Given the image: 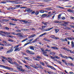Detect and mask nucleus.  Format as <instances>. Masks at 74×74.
I'll list each match as a JSON object with an SVG mask.
<instances>
[{"instance_id":"f257e3e1","label":"nucleus","mask_w":74,"mask_h":74,"mask_svg":"<svg viewBox=\"0 0 74 74\" xmlns=\"http://www.w3.org/2000/svg\"><path fill=\"white\" fill-rule=\"evenodd\" d=\"M8 59L9 60L8 61V62L9 63H11V64H14L16 65V68L17 69H18L20 71H22V72H24L25 71V69H23L22 68H22V66H20L19 67V64H18L17 63L14 62H13L12 61V58L9 57L8 58Z\"/></svg>"},{"instance_id":"f03ea898","label":"nucleus","mask_w":74,"mask_h":74,"mask_svg":"<svg viewBox=\"0 0 74 74\" xmlns=\"http://www.w3.org/2000/svg\"><path fill=\"white\" fill-rule=\"evenodd\" d=\"M32 67H33V68H34L35 69H38V68L39 69H43V68L42 67V66L40 64H39V66H38V67H37L36 66H35V65H34L32 66Z\"/></svg>"},{"instance_id":"7ed1b4c3","label":"nucleus","mask_w":74,"mask_h":74,"mask_svg":"<svg viewBox=\"0 0 74 74\" xmlns=\"http://www.w3.org/2000/svg\"><path fill=\"white\" fill-rule=\"evenodd\" d=\"M22 47H21L19 48H18V47H16L15 50H14V52H16V51H19L20 50H21V49H22Z\"/></svg>"},{"instance_id":"20e7f679","label":"nucleus","mask_w":74,"mask_h":74,"mask_svg":"<svg viewBox=\"0 0 74 74\" xmlns=\"http://www.w3.org/2000/svg\"><path fill=\"white\" fill-rule=\"evenodd\" d=\"M25 11H27L28 12H32L33 11V10L29 8L26 9H25Z\"/></svg>"},{"instance_id":"39448f33","label":"nucleus","mask_w":74,"mask_h":74,"mask_svg":"<svg viewBox=\"0 0 74 74\" xmlns=\"http://www.w3.org/2000/svg\"><path fill=\"white\" fill-rule=\"evenodd\" d=\"M36 36V35L35 34H32L28 37V38H33L34 37H35Z\"/></svg>"},{"instance_id":"423d86ee","label":"nucleus","mask_w":74,"mask_h":74,"mask_svg":"<svg viewBox=\"0 0 74 74\" xmlns=\"http://www.w3.org/2000/svg\"><path fill=\"white\" fill-rule=\"evenodd\" d=\"M47 66L48 67H49V68H50L51 69H53L54 70H56V69L55 68L53 67L52 66L48 65Z\"/></svg>"},{"instance_id":"0eeeda50","label":"nucleus","mask_w":74,"mask_h":74,"mask_svg":"<svg viewBox=\"0 0 74 74\" xmlns=\"http://www.w3.org/2000/svg\"><path fill=\"white\" fill-rule=\"evenodd\" d=\"M13 50H14V49H11L8 51L6 52V53H10L11 52H12L13 51Z\"/></svg>"},{"instance_id":"6e6552de","label":"nucleus","mask_w":74,"mask_h":74,"mask_svg":"<svg viewBox=\"0 0 74 74\" xmlns=\"http://www.w3.org/2000/svg\"><path fill=\"white\" fill-rule=\"evenodd\" d=\"M29 49H31V50H34V47L33 46H29Z\"/></svg>"},{"instance_id":"1a4fd4ad","label":"nucleus","mask_w":74,"mask_h":74,"mask_svg":"<svg viewBox=\"0 0 74 74\" xmlns=\"http://www.w3.org/2000/svg\"><path fill=\"white\" fill-rule=\"evenodd\" d=\"M47 14H42L41 16V17L42 18H44L45 17H46L47 18Z\"/></svg>"},{"instance_id":"9d476101","label":"nucleus","mask_w":74,"mask_h":74,"mask_svg":"<svg viewBox=\"0 0 74 74\" xmlns=\"http://www.w3.org/2000/svg\"><path fill=\"white\" fill-rule=\"evenodd\" d=\"M40 38L39 37L37 38L34 41L32 42V43H34V42H36V41H37V40H38Z\"/></svg>"},{"instance_id":"9b49d317","label":"nucleus","mask_w":74,"mask_h":74,"mask_svg":"<svg viewBox=\"0 0 74 74\" xmlns=\"http://www.w3.org/2000/svg\"><path fill=\"white\" fill-rule=\"evenodd\" d=\"M51 48L52 49H59V48H58L57 47H51Z\"/></svg>"},{"instance_id":"f8f14e48","label":"nucleus","mask_w":74,"mask_h":74,"mask_svg":"<svg viewBox=\"0 0 74 74\" xmlns=\"http://www.w3.org/2000/svg\"><path fill=\"white\" fill-rule=\"evenodd\" d=\"M6 69H7L8 70H13L14 69L11 68H9L6 66Z\"/></svg>"},{"instance_id":"ddd939ff","label":"nucleus","mask_w":74,"mask_h":74,"mask_svg":"<svg viewBox=\"0 0 74 74\" xmlns=\"http://www.w3.org/2000/svg\"><path fill=\"white\" fill-rule=\"evenodd\" d=\"M22 22H23L24 23H30V22H28L27 21L23 20Z\"/></svg>"},{"instance_id":"4468645a","label":"nucleus","mask_w":74,"mask_h":74,"mask_svg":"<svg viewBox=\"0 0 74 74\" xmlns=\"http://www.w3.org/2000/svg\"><path fill=\"white\" fill-rule=\"evenodd\" d=\"M71 46L72 48H74V43L73 41H72L71 42Z\"/></svg>"},{"instance_id":"2eb2a0df","label":"nucleus","mask_w":74,"mask_h":74,"mask_svg":"<svg viewBox=\"0 0 74 74\" xmlns=\"http://www.w3.org/2000/svg\"><path fill=\"white\" fill-rule=\"evenodd\" d=\"M46 53H47V52H46V51L45 52L43 53V54L45 56H47V57H48V55L45 54Z\"/></svg>"},{"instance_id":"dca6fc26","label":"nucleus","mask_w":74,"mask_h":74,"mask_svg":"<svg viewBox=\"0 0 74 74\" xmlns=\"http://www.w3.org/2000/svg\"><path fill=\"white\" fill-rule=\"evenodd\" d=\"M29 54H30L31 55H34V53L32 51H29Z\"/></svg>"},{"instance_id":"f3484780","label":"nucleus","mask_w":74,"mask_h":74,"mask_svg":"<svg viewBox=\"0 0 74 74\" xmlns=\"http://www.w3.org/2000/svg\"><path fill=\"white\" fill-rule=\"evenodd\" d=\"M53 28V27L52 28H48L47 29L45 30L44 31H49V30H51V29H52Z\"/></svg>"},{"instance_id":"a211bd4d","label":"nucleus","mask_w":74,"mask_h":74,"mask_svg":"<svg viewBox=\"0 0 74 74\" xmlns=\"http://www.w3.org/2000/svg\"><path fill=\"white\" fill-rule=\"evenodd\" d=\"M0 67H3V68H4V69H6L7 66H4L3 65H0Z\"/></svg>"},{"instance_id":"6ab92c4d","label":"nucleus","mask_w":74,"mask_h":74,"mask_svg":"<svg viewBox=\"0 0 74 74\" xmlns=\"http://www.w3.org/2000/svg\"><path fill=\"white\" fill-rule=\"evenodd\" d=\"M54 30L55 33H58V32L59 31V29H55Z\"/></svg>"},{"instance_id":"aec40b11","label":"nucleus","mask_w":74,"mask_h":74,"mask_svg":"<svg viewBox=\"0 0 74 74\" xmlns=\"http://www.w3.org/2000/svg\"><path fill=\"white\" fill-rule=\"evenodd\" d=\"M68 11L70 12H74V11L73 10L71 9H69L67 10Z\"/></svg>"},{"instance_id":"412c9836","label":"nucleus","mask_w":74,"mask_h":74,"mask_svg":"<svg viewBox=\"0 0 74 74\" xmlns=\"http://www.w3.org/2000/svg\"><path fill=\"white\" fill-rule=\"evenodd\" d=\"M44 40L45 41H48V42H50L51 41L50 40V39L48 40L47 39V38H44Z\"/></svg>"},{"instance_id":"4be33fe9","label":"nucleus","mask_w":74,"mask_h":74,"mask_svg":"<svg viewBox=\"0 0 74 74\" xmlns=\"http://www.w3.org/2000/svg\"><path fill=\"white\" fill-rule=\"evenodd\" d=\"M18 33L20 34V35H17V36H18V37H20V38H21L20 37L22 38V37H23V36H22V35H21V33Z\"/></svg>"},{"instance_id":"5701e85b","label":"nucleus","mask_w":74,"mask_h":74,"mask_svg":"<svg viewBox=\"0 0 74 74\" xmlns=\"http://www.w3.org/2000/svg\"><path fill=\"white\" fill-rule=\"evenodd\" d=\"M12 34H14V35H16V36H18V35H21V34L20 33H18V34H16L14 33V32L12 33Z\"/></svg>"},{"instance_id":"b1692460","label":"nucleus","mask_w":74,"mask_h":74,"mask_svg":"<svg viewBox=\"0 0 74 74\" xmlns=\"http://www.w3.org/2000/svg\"><path fill=\"white\" fill-rule=\"evenodd\" d=\"M51 38H52L53 39H55V36L54 35H51Z\"/></svg>"},{"instance_id":"393cba45","label":"nucleus","mask_w":74,"mask_h":74,"mask_svg":"<svg viewBox=\"0 0 74 74\" xmlns=\"http://www.w3.org/2000/svg\"><path fill=\"white\" fill-rule=\"evenodd\" d=\"M25 66L26 67V68H27V69H31L30 67L29 66L25 65Z\"/></svg>"},{"instance_id":"a878e982","label":"nucleus","mask_w":74,"mask_h":74,"mask_svg":"<svg viewBox=\"0 0 74 74\" xmlns=\"http://www.w3.org/2000/svg\"><path fill=\"white\" fill-rule=\"evenodd\" d=\"M8 41H10V42H14V40H12L10 38H9V39H8Z\"/></svg>"},{"instance_id":"bb28decb","label":"nucleus","mask_w":74,"mask_h":74,"mask_svg":"<svg viewBox=\"0 0 74 74\" xmlns=\"http://www.w3.org/2000/svg\"><path fill=\"white\" fill-rule=\"evenodd\" d=\"M28 40V39L27 38H26L25 39L23 40L22 41V42H25V41H26Z\"/></svg>"},{"instance_id":"cd10ccee","label":"nucleus","mask_w":74,"mask_h":74,"mask_svg":"<svg viewBox=\"0 0 74 74\" xmlns=\"http://www.w3.org/2000/svg\"><path fill=\"white\" fill-rule=\"evenodd\" d=\"M40 12V13H44V11L42 10H40L39 11Z\"/></svg>"},{"instance_id":"c85d7f7f","label":"nucleus","mask_w":74,"mask_h":74,"mask_svg":"<svg viewBox=\"0 0 74 74\" xmlns=\"http://www.w3.org/2000/svg\"><path fill=\"white\" fill-rule=\"evenodd\" d=\"M42 51V52L43 53V54L44 53H45V51L44 50V48H41L40 49Z\"/></svg>"},{"instance_id":"c756f323","label":"nucleus","mask_w":74,"mask_h":74,"mask_svg":"<svg viewBox=\"0 0 74 74\" xmlns=\"http://www.w3.org/2000/svg\"><path fill=\"white\" fill-rule=\"evenodd\" d=\"M16 31L17 32H18V33H19V32L20 33L21 32V30L20 29L17 30Z\"/></svg>"},{"instance_id":"7c9ffc66","label":"nucleus","mask_w":74,"mask_h":74,"mask_svg":"<svg viewBox=\"0 0 74 74\" xmlns=\"http://www.w3.org/2000/svg\"><path fill=\"white\" fill-rule=\"evenodd\" d=\"M35 14H36V15H38V14H39V12L38 11H36L35 13Z\"/></svg>"},{"instance_id":"2f4dec72","label":"nucleus","mask_w":74,"mask_h":74,"mask_svg":"<svg viewBox=\"0 0 74 74\" xmlns=\"http://www.w3.org/2000/svg\"><path fill=\"white\" fill-rule=\"evenodd\" d=\"M68 52H70V53H73V51H71V50H70L69 49H68Z\"/></svg>"},{"instance_id":"473e14b6","label":"nucleus","mask_w":74,"mask_h":74,"mask_svg":"<svg viewBox=\"0 0 74 74\" xmlns=\"http://www.w3.org/2000/svg\"><path fill=\"white\" fill-rule=\"evenodd\" d=\"M70 40H74V38L73 37H71L70 38Z\"/></svg>"},{"instance_id":"72a5a7b5","label":"nucleus","mask_w":74,"mask_h":74,"mask_svg":"<svg viewBox=\"0 0 74 74\" xmlns=\"http://www.w3.org/2000/svg\"><path fill=\"white\" fill-rule=\"evenodd\" d=\"M42 24H44L45 26H47V24L46 22L44 23V22H42Z\"/></svg>"},{"instance_id":"f704fd0d","label":"nucleus","mask_w":74,"mask_h":74,"mask_svg":"<svg viewBox=\"0 0 74 74\" xmlns=\"http://www.w3.org/2000/svg\"><path fill=\"white\" fill-rule=\"evenodd\" d=\"M10 25H12V26H14L15 25V24H13L12 23H9Z\"/></svg>"},{"instance_id":"c9c22d12","label":"nucleus","mask_w":74,"mask_h":74,"mask_svg":"<svg viewBox=\"0 0 74 74\" xmlns=\"http://www.w3.org/2000/svg\"><path fill=\"white\" fill-rule=\"evenodd\" d=\"M4 29H6V30H8L10 29V28H8V27H5L4 28Z\"/></svg>"},{"instance_id":"e433bc0d","label":"nucleus","mask_w":74,"mask_h":74,"mask_svg":"<svg viewBox=\"0 0 74 74\" xmlns=\"http://www.w3.org/2000/svg\"><path fill=\"white\" fill-rule=\"evenodd\" d=\"M11 20H12V21H17L18 20V19H14L13 18H12L11 19Z\"/></svg>"},{"instance_id":"4c0bfd02","label":"nucleus","mask_w":74,"mask_h":74,"mask_svg":"<svg viewBox=\"0 0 74 74\" xmlns=\"http://www.w3.org/2000/svg\"><path fill=\"white\" fill-rule=\"evenodd\" d=\"M40 64L42 65V66H44V65H45V64H44V62H40Z\"/></svg>"},{"instance_id":"58836bf2","label":"nucleus","mask_w":74,"mask_h":74,"mask_svg":"<svg viewBox=\"0 0 74 74\" xmlns=\"http://www.w3.org/2000/svg\"><path fill=\"white\" fill-rule=\"evenodd\" d=\"M68 58H70V59L72 60V61H73L74 60L73 59V58H72V57H68Z\"/></svg>"},{"instance_id":"ea45409f","label":"nucleus","mask_w":74,"mask_h":74,"mask_svg":"<svg viewBox=\"0 0 74 74\" xmlns=\"http://www.w3.org/2000/svg\"><path fill=\"white\" fill-rule=\"evenodd\" d=\"M23 31H29V29H22Z\"/></svg>"},{"instance_id":"a19ab883","label":"nucleus","mask_w":74,"mask_h":74,"mask_svg":"<svg viewBox=\"0 0 74 74\" xmlns=\"http://www.w3.org/2000/svg\"><path fill=\"white\" fill-rule=\"evenodd\" d=\"M64 23L65 25H67L69 24V22H64Z\"/></svg>"},{"instance_id":"79ce46f5","label":"nucleus","mask_w":74,"mask_h":74,"mask_svg":"<svg viewBox=\"0 0 74 74\" xmlns=\"http://www.w3.org/2000/svg\"><path fill=\"white\" fill-rule=\"evenodd\" d=\"M67 49V48H65V47H64L63 48V49H64V50H66V51H68V49Z\"/></svg>"},{"instance_id":"37998d69","label":"nucleus","mask_w":74,"mask_h":74,"mask_svg":"<svg viewBox=\"0 0 74 74\" xmlns=\"http://www.w3.org/2000/svg\"><path fill=\"white\" fill-rule=\"evenodd\" d=\"M20 45H17V46L14 47L13 48H17V47H19L20 46Z\"/></svg>"},{"instance_id":"c03bdc74","label":"nucleus","mask_w":74,"mask_h":74,"mask_svg":"<svg viewBox=\"0 0 74 74\" xmlns=\"http://www.w3.org/2000/svg\"><path fill=\"white\" fill-rule=\"evenodd\" d=\"M6 3H7V2H6V1H5V2L3 1V2H2L0 3H3V4H6Z\"/></svg>"},{"instance_id":"a18cd8bd","label":"nucleus","mask_w":74,"mask_h":74,"mask_svg":"<svg viewBox=\"0 0 74 74\" xmlns=\"http://www.w3.org/2000/svg\"><path fill=\"white\" fill-rule=\"evenodd\" d=\"M49 17H51V15L49 14H47L46 16V18H49Z\"/></svg>"},{"instance_id":"49530a36","label":"nucleus","mask_w":74,"mask_h":74,"mask_svg":"<svg viewBox=\"0 0 74 74\" xmlns=\"http://www.w3.org/2000/svg\"><path fill=\"white\" fill-rule=\"evenodd\" d=\"M64 42H65V41H66V42H67V38H64Z\"/></svg>"},{"instance_id":"de8ad7c7","label":"nucleus","mask_w":74,"mask_h":74,"mask_svg":"<svg viewBox=\"0 0 74 74\" xmlns=\"http://www.w3.org/2000/svg\"><path fill=\"white\" fill-rule=\"evenodd\" d=\"M29 52L30 51H29V50H27L26 51V52H27V53H29Z\"/></svg>"},{"instance_id":"09e8293b","label":"nucleus","mask_w":74,"mask_h":74,"mask_svg":"<svg viewBox=\"0 0 74 74\" xmlns=\"http://www.w3.org/2000/svg\"><path fill=\"white\" fill-rule=\"evenodd\" d=\"M60 25L61 26H65V27L66 26V25H65L64 24H60Z\"/></svg>"},{"instance_id":"8fccbe9b","label":"nucleus","mask_w":74,"mask_h":74,"mask_svg":"<svg viewBox=\"0 0 74 74\" xmlns=\"http://www.w3.org/2000/svg\"><path fill=\"white\" fill-rule=\"evenodd\" d=\"M54 58H56V59H60V58L58 56H55V57H54Z\"/></svg>"},{"instance_id":"3c124183","label":"nucleus","mask_w":74,"mask_h":74,"mask_svg":"<svg viewBox=\"0 0 74 74\" xmlns=\"http://www.w3.org/2000/svg\"><path fill=\"white\" fill-rule=\"evenodd\" d=\"M30 29L31 30H35V29L34 28H30Z\"/></svg>"},{"instance_id":"603ef678","label":"nucleus","mask_w":74,"mask_h":74,"mask_svg":"<svg viewBox=\"0 0 74 74\" xmlns=\"http://www.w3.org/2000/svg\"><path fill=\"white\" fill-rule=\"evenodd\" d=\"M22 62H23V63H26V61H25V60H22Z\"/></svg>"},{"instance_id":"864d4df0","label":"nucleus","mask_w":74,"mask_h":74,"mask_svg":"<svg viewBox=\"0 0 74 74\" xmlns=\"http://www.w3.org/2000/svg\"><path fill=\"white\" fill-rule=\"evenodd\" d=\"M51 59H54L55 58V57H52V56H50V57Z\"/></svg>"},{"instance_id":"5fc2aeb1","label":"nucleus","mask_w":74,"mask_h":74,"mask_svg":"<svg viewBox=\"0 0 74 74\" xmlns=\"http://www.w3.org/2000/svg\"><path fill=\"white\" fill-rule=\"evenodd\" d=\"M69 64L71 66H74V65L72 63H69Z\"/></svg>"},{"instance_id":"6e6d98bb","label":"nucleus","mask_w":74,"mask_h":74,"mask_svg":"<svg viewBox=\"0 0 74 74\" xmlns=\"http://www.w3.org/2000/svg\"><path fill=\"white\" fill-rule=\"evenodd\" d=\"M60 16H61V15L59 14L58 15V18L59 19H60Z\"/></svg>"},{"instance_id":"4d7b16f0","label":"nucleus","mask_w":74,"mask_h":74,"mask_svg":"<svg viewBox=\"0 0 74 74\" xmlns=\"http://www.w3.org/2000/svg\"><path fill=\"white\" fill-rule=\"evenodd\" d=\"M60 56H61V57H62V58H63L64 57V56H63V55H62V54H60Z\"/></svg>"},{"instance_id":"13d9d810","label":"nucleus","mask_w":74,"mask_h":74,"mask_svg":"<svg viewBox=\"0 0 74 74\" xmlns=\"http://www.w3.org/2000/svg\"><path fill=\"white\" fill-rule=\"evenodd\" d=\"M63 58H64L65 59H67L68 58V57L67 56H64Z\"/></svg>"},{"instance_id":"bf43d9fd","label":"nucleus","mask_w":74,"mask_h":74,"mask_svg":"<svg viewBox=\"0 0 74 74\" xmlns=\"http://www.w3.org/2000/svg\"><path fill=\"white\" fill-rule=\"evenodd\" d=\"M17 62H18V63H19V64H23L22 63H21L19 61H18Z\"/></svg>"},{"instance_id":"052dcab7","label":"nucleus","mask_w":74,"mask_h":74,"mask_svg":"<svg viewBox=\"0 0 74 74\" xmlns=\"http://www.w3.org/2000/svg\"><path fill=\"white\" fill-rule=\"evenodd\" d=\"M60 40H61L62 41V42H64V39L63 38H61L60 39Z\"/></svg>"},{"instance_id":"680f3d73","label":"nucleus","mask_w":74,"mask_h":74,"mask_svg":"<svg viewBox=\"0 0 74 74\" xmlns=\"http://www.w3.org/2000/svg\"><path fill=\"white\" fill-rule=\"evenodd\" d=\"M24 59H27V60H29V58L28 57H25Z\"/></svg>"},{"instance_id":"e2e57ef3","label":"nucleus","mask_w":74,"mask_h":74,"mask_svg":"<svg viewBox=\"0 0 74 74\" xmlns=\"http://www.w3.org/2000/svg\"><path fill=\"white\" fill-rule=\"evenodd\" d=\"M50 54H51V55H53V54H54V55H55V53H53V52H51L50 53Z\"/></svg>"},{"instance_id":"0e129e2a","label":"nucleus","mask_w":74,"mask_h":74,"mask_svg":"<svg viewBox=\"0 0 74 74\" xmlns=\"http://www.w3.org/2000/svg\"><path fill=\"white\" fill-rule=\"evenodd\" d=\"M3 21H5V22H8V21H9V20L4 19H3Z\"/></svg>"},{"instance_id":"69168bd1","label":"nucleus","mask_w":74,"mask_h":74,"mask_svg":"<svg viewBox=\"0 0 74 74\" xmlns=\"http://www.w3.org/2000/svg\"><path fill=\"white\" fill-rule=\"evenodd\" d=\"M43 1H45V2H48V1H49L48 0H43Z\"/></svg>"},{"instance_id":"338daca9","label":"nucleus","mask_w":74,"mask_h":74,"mask_svg":"<svg viewBox=\"0 0 74 74\" xmlns=\"http://www.w3.org/2000/svg\"><path fill=\"white\" fill-rule=\"evenodd\" d=\"M35 14V11H33V12H31V14Z\"/></svg>"},{"instance_id":"774afa93","label":"nucleus","mask_w":74,"mask_h":74,"mask_svg":"<svg viewBox=\"0 0 74 74\" xmlns=\"http://www.w3.org/2000/svg\"><path fill=\"white\" fill-rule=\"evenodd\" d=\"M37 58L38 59H41V58L40 56H37Z\"/></svg>"}]
</instances>
